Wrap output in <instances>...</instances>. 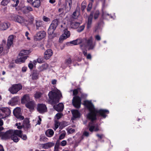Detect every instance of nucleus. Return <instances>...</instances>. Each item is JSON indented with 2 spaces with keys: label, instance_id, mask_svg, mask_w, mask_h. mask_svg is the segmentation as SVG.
<instances>
[{
  "label": "nucleus",
  "instance_id": "nucleus-36",
  "mask_svg": "<svg viewBox=\"0 0 151 151\" xmlns=\"http://www.w3.org/2000/svg\"><path fill=\"white\" fill-rule=\"evenodd\" d=\"M79 15V13L78 11H76L74 12L72 15V17L73 19H77Z\"/></svg>",
  "mask_w": 151,
  "mask_h": 151
},
{
  "label": "nucleus",
  "instance_id": "nucleus-56",
  "mask_svg": "<svg viewBox=\"0 0 151 151\" xmlns=\"http://www.w3.org/2000/svg\"><path fill=\"white\" fill-rule=\"evenodd\" d=\"M83 135L86 137H88L89 136V133L86 131H84L83 133Z\"/></svg>",
  "mask_w": 151,
  "mask_h": 151
},
{
  "label": "nucleus",
  "instance_id": "nucleus-22",
  "mask_svg": "<svg viewBox=\"0 0 151 151\" xmlns=\"http://www.w3.org/2000/svg\"><path fill=\"white\" fill-rule=\"evenodd\" d=\"M29 101H30V99L28 94H26L24 95L21 100L22 104H25Z\"/></svg>",
  "mask_w": 151,
  "mask_h": 151
},
{
  "label": "nucleus",
  "instance_id": "nucleus-45",
  "mask_svg": "<svg viewBox=\"0 0 151 151\" xmlns=\"http://www.w3.org/2000/svg\"><path fill=\"white\" fill-rule=\"evenodd\" d=\"M42 93L39 92H36L35 94V97L36 99H38L41 96Z\"/></svg>",
  "mask_w": 151,
  "mask_h": 151
},
{
  "label": "nucleus",
  "instance_id": "nucleus-44",
  "mask_svg": "<svg viewBox=\"0 0 151 151\" xmlns=\"http://www.w3.org/2000/svg\"><path fill=\"white\" fill-rule=\"evenodd\" d=\"M72 4H70V5H68V4L67 5H66V7H65V11L66 12H69L71 9Z\"/></svg>",
  "mask_w": 151,
  "mask_h": 151
},
{
  "label": "nucleus",
  "instance_id": "nucleus-20",
  "mask_svg": "<svg viewBox=\"0 0 151 151\" xmlns=\"http://www.w3.org/2000/svg\"><path fill=\"white\" fill-rule=\"evenodd\" d=\"M93 15V12H91L89 16L88 17V22L87 23V28L88 29L89 28L91 27Z\"/></svg>",
  "mask_w": 151,
  "mask_h": 151
},
{
  "label": "nucleus",
  "instance_id": "nucleus-1",
  "mask_svg": "<svg viewBox=\"0 0 151 151\" xmlns=\"http://www.w3.org/2000/svg\"><path fill=\"white\" fill-rule=\"evenodd\" d=\"M85 103L89 111L87 117L91 121L88 124L89 130L91 132L98 131L99 130V129L98 124H94L92 122L96 119V116L98 114H99L103 117L105 118L106 116V114H108L109 111L106 110H97L95 108L93 105L89 101H86Z\"/></svg>",
  "mask_w": 151,
  "mask_h": 151
},
{
  "label": "nucleus",
  "instance_id": "nucleus-52",
  "mask_svg": "<svg viewBox=\"0 0 151 151\" xmlns=\"http://www.w3.org/2000/svg\"><path fill=\"white\" fill-rule=\"evenodd\" d=\"M72 4V0H66V5H70Z\"/></svg>",
  "mask_w": 151,
  "mask_h": 151
},
{
  "label": "nucleus",
  "instance_id": "nucleus-58",
  "mask_svg": "<svg viewBox=\"0 0 151 151\" xmlns=\"http://www.w3.org/2000/svg\"><path fill=\"white\" fill-rule=\"evenodd\" d=\"M96 136L99 139H102L104 135L103 134H96Z\"/></svg>",
  "mask_w": 151,
  "mask_h": 151
},
{
  "label": "nucleus",
  "instance_id": "nucleus-57",
  "mask_svg": "<svg viewBox=\"0 0 151 151\" xmlns=\"http://www.w3.org/2000/svg\"><path fill=\"white\" fill-rule=\"evenodd\" d=\"M16 126H17V128L19 129H20L22 128V126L21 125L20 123H16Z\"/></svg>",
  "mask_w": 151,
  "mask_h": 151
},
{
  "label": "nucleus",
  "instance_id": "nucleus-2",
  "mask_svg": "<svg viewBox=\"0 0 151 151\" xmlns=\"http://www.w3.org/2000/svg\"><path fill=\"white\" fill-rule=\"evenodd\" d=\"M48 95L50 99V102L51 104H54L58 102L59 99L62 97L61 93L58 90L50 91Z\"/></svg>",
  "mask_w": 151,
  "mask_h": 151
},
{
  "label": "nucleus",
  "instance_id": "nucleus-5",
  "mask_svg": "<svg viewBox=\"0 0 151 151\" xmlns=\"http://www.w3.org/2000/svg\"><path fill=\"white\" fill-rule=\"evenodd\" d=\"M22 86L20 84H14L9 89V91L12 94H16L22 88Z\"/></svg>",
  "mask_w": 151,
  "mask_h": 151
},
{
  "label": "nucleus",
  "instance_id": "nucleus-47",
  "mask_svg": "<svg viewBox=\"0 0 151 151\" xmlns=\"http://www.w3.org/2000/svg\"><path fill=\"white\" fill-rule=\"evenodd\" d=\"M65 136V133H62L59 136V139L58 140L59 141L60 140H61L64 138Z\"/></svg>",
  "mask_w": 151,
  "mask_h": 151
},
{
  "label": "nucleus",
  "instance_id": "nucleus-43",
  "mask_svg": "<svg viewBox=\"0 0 151 151\" xmlns=\"http://www.w3.org/2000/svg\"><path fill=\"white\" fill-rule=\"evenodd\" d=\"M29 21L31 23H32L34 19V17L31 15L29 16Z\"/></svg>",
  "mask_w": 151,
  "mask_h": 151
},
{
  "label": "nucleus",
  "instance_id": "nucleus-51",
  "mask_svg": "<svg viewBox=\"0 0 151 151\" xmlns=\"http://www.w3.org/2000/svg\"><path fill=\"white\" fill-rule=\"evenodd\" d=\"M19 137H21L22 139L24 140H26L27 139V136L25 134H22V133L19 136Z\"/></svg>",
  "mask_w": 151,
  "mask_h": 151
},
{
  "label": "nucleus",
  "instance_id": "nucleus-30",
  "mask_svg": "<svg viewBox=\"0 0 151 151\" xmlns=\"http://www.w3.org/2000/svg\"><path fill=\"white\" fill-rule=\"evenodd\" d=\"M11 130L12 134H14L18 136L19 137L20 136L22 132L20 130Z\"/></svg>",
  "mask_w": 151,
  "mask_h": 151
},
{
  "label": "nucleus",
  "instance_id": "nucleus-63",
  "mask_svg": "<svg viewBox=\"0 0 151 151\" xmlns=\"http://www.w3.org/2000/svg\"><path fill=\"white\" fill-rule=\"evenodd\" d=\"M82 6L83 8H85L86 7V2L85 1H83L82 3Z\"/></svg>",
  "mask_w": 151,
  "mask_h": 151
},
{
  "label": "nucleus",
  "instance_id": "nucleus-4",
  "mask_svg": "<svg viewBox=\"0 0 151 151\" xmlns=\"http://www.w3.org/2000/svg\"><path fill=\"white\" fill-rule=\"evenodd\" d=\"M12 20L22 25H25L27 21L24 18L18 15H15L14 14H11L10 16Z\"/></svg>",
  "mask_w": 151,
  "mask_h": 151
},
{
  "label": "nucleus",
  "instance_id": "nucleus-42",
  "mask_svg": "<svg viewBox=\"0 0 151 151\" xmlns=\"http://www.w3.org/2000/svg\"><path fill=\"white\" fill-rule=\"evenodd\" d=\"M63 114L61 113H58L56 114L55 116V117L57 119L56 120H58L60 119L62 116Z\"/></svg>",
  "mask_w": 151,
  "mask_h": 151
},
{
  "label": "nucleus",
  "instance_id": "nucleus-53",
  "mask_svg": "<svg viewBox=\"0 0 151 151\" xmlns=\"http://www.w3.org/2000/svg\"><path fill=\"white\" fill-rule=\"evenodd\" d=\"M43 20L44 21L46 22H48L50 21V19L45 16H44L43 17Z\"/></svg>",
  "mask_w": 151,
  "mask_h": 151
},
{
  "label": "nucleus",
  "instance_id": "nucleus-32",
  "mask_svg": "<svg viewBox=\"0 0 151 151\" xmlns=\"http://www.w3.org/2000/svg\"><path fill=\"white\" fill-rule=\"evenodd\" d=\"M48 67V65L45 63L40 66L39 68L40 71H42L46 70Z\"/></svg>",
  "mask_w": 151,
  "mask_h": 151
},
{
  "label": "nucleus",
  "instance_id": "nucleus-12",
  "mask_svg": "<svg viewBox=\"0 0 151 151\" xmlns=\"http://www.w3.org/2000/svg\"><path fill=\"white\" fill-rule=\"evenodd\" d=\"M37 110L40 113H43L46 111L47 107L44 104H38L37 105Z\"/></svg>",
  "mask_w": 151,
  "mask_h": 151
},
{
  "label": "nucleus",
  "instance_id": "nucleus-23",
  "mask_svg": "<svg viewBox=\"0 0 151 151\" xmlns=\"http://www.w3.org/2000/svg\"><path fill=\"white\" fill-rule=\"evenodd\" d=\"M19 98L18 96H15L11 99L9 101V104L12 105L16 104L18 102L19 100Z\"/></svg>",
  "mask_w": 151,
  "mask_h": 151
},
{
  "label": "nucleus",
  "instance_id": "nucleus-60",
  "mask_svg": "<svg viewBox=\"0 0 151 151\" xmlns=\"http://www.w3.org/2000/svg\"><path fill=\"white\" fill-rule=\"evenodd\" d=\"M95 38L97 40H100L101 39L100 36L99 35H96L95 36Z\"/></svg>",
  "mask_w": 151,
  "mask_h": 151
},
{
  "label": "nucleus",
  "instance_id": "nucleus-34",
  "mask_svg": "<svg viewBox=\"0 0 151 151\" xmlns=\"http://www.w3.org/2000/svg\"><path fill=\"white\" fill-rule=\"evenodd\" d=\"M60 124L59 121L58 120H56L55 119L54 122V127H53V128L55 131L56 129L58 128Z\"/></svg>",
  "mask_w": 151,
  "mask_h": 151
},
{
  "label": "nucleus",
  "instance_id": "nucleus-26",
  "mask_svg": "<svg viewBox=\"0 0 151 151\" xmlns=\"http://www.w3.org/2000/svg\"><path fill=\"white\" fill-rule=\"evenodd\" d=\"M72 60L70 58H69L65 60L64 63L63 64L62 66L63 68H65L68 65L71 64Z\"/></svg>",
  "mask_w": 151,
  "mask_h": 151
},
{
  "label": "nucleus",
  "instance_id": "nucleus-19",
  "mask_svg": "<svg viewBox=\"0 0 151 151\" xmlns=\"http://www.w3.org/2000/svg\"><path fill=\"white\" fill-rule=\"evenodd\" d=\"M35 104L33 101H31L25 104L26 106L30 109H33L35 106Z\"/></svg>",
  "mask_w": 151,
  "mask_h": 151
},
{
  "label": "nucleus",
  "instance_id": "nucleus-46",
  "mask_svg": "<svg viewBox=\"0 0 151 151\" xmlns=\"http://www.w3.org/2000/svg\"><path fill=\"white\" fill-rule=\"evenodd\" d=\"M85 26L83 25L77 28V31L78 32H81L84 29Z\"/></svg>",
  "mask_w": 151,
  "mask_h": 151
},
{
  "label": "nucleus",
  "instance_id": "nucleus-21",
  "mask_svg": "<svg viewBox=\"0 0 151 151\" xmlns=\"http://www.w3.org/2000/svg\"><path fill=\"white\" fill-rule=\"evenodd\" d=\"M13 39L14 37L12 35H10L8 37L6 45V47L7 49H9L11 45L13 44Z\"/></svg>",
  "mask_w": 151,
  "mask_h": 151
},
{
  "label": "nucleus",
  "instance_id": "nucleus-35",
  "mask_svg": "<svg viewBox=\"0 0 151 151\" xmlns=\"http://www.w3.org/2000/svg\"><path fill=\"white\" fill-rule=\"evenodd\" d=\"M36 26L37 29H38L39 28L42 26V22L40 20H36Z\"/></svg>",
  "mask_w": 151,
  "mask_h": 151
},
{
  "label": "nucleus",
  "instance_id": "nucleus-13",
  "mask_svg": "<svg viewBox=\"0 0 151 151\" xmlns=\"http://www.w3.org/2000/svg\"><path fill=\"white\" fill-rule=\"evenodd\" d=\"M46 33L45 31H40L37 33L35 36V39L36 40H40L43 39L45 36Z\"/></svg>",
  "mask_w": 151,
  "mask_h": 151
},
{
  "label": "nucleus",
  "instance_id": "nucleus-62",
  "mask_svg": "<svg viewBox=\"0 0 151 151\" xmlns=\"http://www.w3.org/2000/svg\"><path fill=\"white\" fill-rule=\"evenodd\" d=\"M67 141L70 144L72 143V139L71 138H69L67 139Z\"/></svg>",
  "mask_w": 151,
  "mask_h": 151
},
{
  "label": "nucleus",
  "instance_id": "nucleus-40",
  "mask_svg": "<svg viewBox=\"0 0 151 151\" xmlns=\"http://www.w3.org/2000/svg\"><path fill=\"white\" fill-rule=\"evenodd\" d=\"M60 146V143L59 140H57L54 147V151H58Z\"/></svg>",
  "mask_w": 151,
  "mask_h": 151
},
{
  "label": "nucleus",
  "instance_id": "nucleus-31",
  "mask_svg": "<svg viewBox=\"0 0 151 151\" xmlns=\"http://www.w3.org/2000/svg\"><path fill=\"white\" fill-rule=\"evenodd\" d=\"M71 112L73 117L75 118L78 117L80 116V113L77 110H73Z\"/></svg>",
  "mask_w": 151,
  "mask_h": 151
},
{
  "label": "nucleus",
  "instance_id": "nucleus-6",
  "mask_svg": "<svg viewBox=\"0 0 151 151\" xmlns=\"http://www.w3.org/2000/svg\"><path fill=\"white\" fill-rule=\"evenodd\" d=\"M11 111L7 108H0V119L6 117L10 115Z\"/></svg>",
  "mask_w": 151,
  "mask_h": 151
},
{
  "label": "nucleus",
  "instance_id": "nucleus-27",
  "mask_svg": "<svg viewBox=\"0 0 151 151\" xmlns=\"http://www.w3.org/2000/svg\"><path fill=\"white\" fill-rule=\"evenodd\" d=\"M31 52L30 50H22L19 54V56L23 57L27 56V55Z\"/></svg>",
  "mask_w": 151,
  "mask_h": 151
},
{
  "label": "nucleus",
  "instance_id": "nucleus-14",
  "mask_svg": "<svg viewBox=\"0 0 151 151\" xmlns=\"http://www.w3.org/2000/svg\"><path fill=\"white\" fill-rule=\"evenodd\" d=\"M10 26L9 23L2 22L0 21V30L4 31L6 30Z\"/></svg>",
  "mask_w": 151,
  "mask_h": 151
},
{
  "label": "nucleus",
  "instance_id": "nucleus-11",
  "mask_svg": "<svg viewBox=\"0 0 151 151\" xmlns=\"http://www.w3.org/2000/svg\"><path fill=\"white\" fill-rule=\"evenodd\" d=\"M70 35V32L68 31L67 29H65L64 30V33L59 38V42H62L64 40L69 37Z\"/></svg>",
  "mask_w": 151,
  "mask_h": 151
},
{
  "label": "nucleus",
  "instance_id": "nucleus-48",
  "mask_svg": "<svg viewBox=\"0 0 151 151\" xmlns=\"http://www.w3.org/2000/svg\"><path fill=\"white\" fill-rule=\"evenodd\" d=\"M92 4H93L91 3H89L87 8V10L89 12L91 10L92 8Z\"/></svg>",
  "mask_w": 151,
  "mask_h": 151
},
{
  "label": "nucleus",
  "instance_id": "nucleus-28",
  "mask_svg": "<svg viewBox=\"0 0 151 151\" xmlns=\"http://www.w3.org/2000/svg\"><path fill=\"white\" fill-rule=\"evenodd\" d=\"M54 132L53 130L51 129H47L45 132L46 135L49 137H52L54 134Z\"/></svg>",
  "mask_w": 151,
  "mask_h": 151
},
{
  "label": "nucleus",
  "instance_id": "nucleus-18",
  "mask_svg": "<svg viewBox=\"0 0 151 151\" xmlns=\"http://www.w3.org/2000/svg\"><path fill=\"white\" fill-rule=\"evenodd\" d=\"M27 57L28 56H25L23 57L19 56L18 58L15 60V62L17 63H24Z\"/></svg>",
  "mask_w": 151,
  "mask_h": 151
},
{
  "label": "nucleus",
  "instance_id": "nucleus-41",
  "mask_svg": "<svg viewBox=\"0 0 151 151\" xmlns=\"http://www.w3.org/2000/svg\"><path fill=\"white\" fill-rule=\"evenodd\" d=\"M102 16L104 18H105L107 17H109V18H112L111 15L109 14L106 12H103L102 14Z\"/></svg>",
  "mask_w": 151,
  "mask_h": 151
},
{
  "label": "nucleus",
  "instance_id": "nucleus-15",
  "mask_svg": "<svg viewBox=\"0 0 151 151\" xmlns=\"http://www.w3.org/2000/svg\"><path fill=\"white\" fill-rule=\"evenodd\" d=\"M52 51L51 50L48 49L44 52V58L46 59H48L52 55Z\"/></svg>",
  "mask_w": 151,
  "mask_h": 151
},
{
  "label": "nucleus",
  "instance_id": "nucleus-3",
  "mask_svg": "<svg viewBox=\"0 0 151 151\" xmlns=\"http://www.w3.org/2000/svg\"><path fill=\"white\" fill-rule=\"evenodd\" d=\"M78 89H76L73 91V95L75 96L72 100L73 105L77 108L80 107L81 102L80 98L78 96H76L78 93Z\"/></svg>",
  "mask_w": 151,
  "mask_h": 151
},
{
  "label": "nucleus",
  "instance_id": "nucleus-64",
  "mask_svg": "<svg viewBox=\"0 0 151 151\" xmlns=\"http://www.w3.org/2000/svg\"><path fill=\"white\" fill-rule=\"evenodd\" d=\"M39 118V120L37 121V124H40V122L41 121V119L40 118V116H38Z\"/></svg>",
  "mask_w": 151,
  "mask_h": 151
},
{
  "label": "nucleus",
  "instance_id": "nucleus-39",
  "mask_svg": "<svg viewBox=\"0 0 151 151\" xmlns=\"http://www.w3.org/2000/svg\"><path fill=\"white\" fill-rule=\"evenodd\" d=\"M10 2V0H2L1 3V4L3 6H6Z\"/></svg>",
  "mask_w": 151,
  "mask_h": 151
},
{
  "label": "nucleus",
  "instance_id": "nucleus-38",
  "mask_svg": "<svg viewBox=\"0 0 151 151\" xmlns=\"http://www.w3.org/2000/svg\"><path fill=\"white\" fill-rule=\"evenodd\" d=\"M40 0H35L32 3V5L35 7H38L40 5Z\"/></svg>",
  "mask_w": 151,
  "mask_h": 151
},
{
  "label": "nucleus",
  "instance_id": "nucleus-25",
  "mask_svg": "<svg viewBox=\"0 0 151 151\" xmlns=\"http://www.w3.org/2000/svg\"><path fill=\"white\" fill-rule=\"evenodd\" d=\"M55 143L53 142H48L42 145V147L45 149H47L53 146Z\"/></svg>",
  "mask_w": 151,
  "mask_h": 151
},
{
  "label": "nucleus",
  "instance_id": "nucleus-49",
  "mask_svg": "<svg viewBox=\"0 0 151 151\" xmlns=\"http://www.w3.org/2000/svg\"><path fill=\"white\" fill-rule=\"evenodd\" d=\"M67 141L65 140H63L61 141L60 145L62 146H64L66 145Z\"/></svg>",
  "mask_w": 151,
  "mask_h": 151
},
{
  "label": "nucleus",
  "instance_id": "nucleus-17",
  "mask_svg": "<svg viewBox=\"0 0 151 151\" xmlns=\"http://www.w3.org/2000/svg\"><path fill=\"white\" fill-rule=\"evenodd\" d=\"M21 10L24 14H27L33 10L32 8L30 6H24L21 9Z\"/></svg>",
  "mask_w": 151,
  "mask_h": 151
},
{
  "label": "nucleus",
  "instance_id": "nucleus-33",
  "mask_svg": "<svg viewBox=\"0 0 151 151\" xmlns=\"http://www.w3.org/2000/svg\"><path fill=\"white\" fill-rule=\"evenodd\" d=\"M80 25L79 22H73L71 24L70 26L73 29H77Z\"/></svg>",
  "mask_w": 151,
  "mask_h": 151
},
{
  "label": "nucleus",
  "instance_id": "nucleus-10",
  "mask_svg": "<svg viewBox=\"0 0 151 151\" xmlns=\"http://www.w3.org/2000/svg\"><path fill=\"white\" fill-rule=\"evenodd\" d=\"M14 115L18 119L20 120H22L24 119V117L20 114L21 109L20 108L17 107L13 111Z\"/></svg>",
  "mask_w": 151,
  "mask_h": 151
},
{
  "label": "nucleus",
  "instance_id": "nucleus-54",
  "mask_svg": "<svg viewBox=\"0 0 151 151\" xmlns=\"http://www.w3.org/2000/svg\"><path fill=\"white\" fill-rule=\"evenodd\" d=\"M28 67L30 69H32L33 68V65L32 63V62H30V63L28 64Z\"/></svg>",
  "mask_w": 151,
  "mask_h": 151
},
{
  "label": "nucleus",
  "instance_id": "nucleus-16",
  "mask_svg": "<svg viewBox=\"0 0 151 151\" xmlns=\"http://www.w3.org/2000/svg\"><path fill=\"white\" fill-rule=\"evenodd\" d=\"M64 105L63 103H60L57 105L53 106V108L58 111H61L63 110Z\"/></svg>",
  "mask_w": 151,
  "mask_h": 151
},
{
  "label": "nucleus",
  "instance_id": "nucleus-7",
  "mask_svg": "<svg viewBox=\"0 0 151 151\" xmlns=\"http://www.w3.org/2000/svg\"><path fill=\"white\" fill-rule=\"evenodd\" d=\"M58 24V21L57 19L54 20L52 21L48 29V33L49 35H51L53 34Z\"/></svg>",
  "mask_w": 151,
  "mask_h": 151
},
{
  "label": "nucleus",
  "instance_id": "nucleus-37",
  "mask_svg": "<svg viewBox=\"0 0 151 151\" xmlns=\"http://www.w3.org/2000/svg\"><path fill=\"white\" fill-rule=\"evenodd\" d=\"M11 139L15 142H17L19 141V139L17 135L12 134L11 136Z\"/></svg>",
  "mask_w": 151,
  "mask_h": 151
},
{
  "label": "nucleus",
  "instance_id": "nucleus-55",
  "mask_svg": "<svg viewBox=\"0 0 151 151\" xmlns=\"http://www.w3.org/2000/svg\"><path fill=\"white\" fill-rule=\"evenodd\" d=\"M75 129H73V128H70V129L68 130V132L70 134H72V133H73V132H75Z\"/></svg>",
  "mask_w": 151,
  "mask_h": 151
},
{
  "label": "nucleus",
  "instance_id": "nucleus-29",
  "mask_svg": "<svg viewBox=\"0 0 151 151\" xmlns=\"http://www.w3.org/2000/svg\"><path fill=\"white\" fill-rule=\"evenodd\" d=\"M82 42V39L81 38H79L75 40L70 41V43L73 44L74 45H76L81 43Z\"/></svg>",
  "mask_w": 151,
  "mask_h": 151
},
{
  "label": "nucleus",
  "instance_id": "nucleus-24",
  "mask_svg": "<svg viewBox=\"0 0 151 151\" xmlns=\"http://www.w3.org/2000/svg\"><path fill=\"white\" fill-rule=\"evenodd\" d=\"M30 76L32 80H37L39 77V73L37 71H34Z\"/></svg>",
  "mask_w": 151,
  "mask_h": 151
},
{
  "label": "nucleus",
  "instance_id": "nucleus-50",
  "mask_svg": "<svg viewBox=\"0 0 151 151\" xmlns=\"http://www.w3.org/2000/svg\"><path fill=\"white\" fill-rule=\"evenodd\" d=\"M99 11H96L94 14V18L95 19H97L99 15Z\"/></svg>",
  "mask_w": 151,
  "mask_h": 151
},
{
  "label": "nucleus",
  "instance_id": "nucleus-9",
  "mask_svg": "<svg viewBox=\"0 0 151 151\" xmlns=\"http://www.w3.org/2000/svg\"><path fill=\"white\" fill-rule=\"evenodd\" d=\"M93 38L92 37H90L86 40V45L85 47H88V50H93L95 46V42H93Z\"/></svg>",
  "mask_w": 151,
  "mask_h": 151
},
{
  "label": "nucleus",
  "instance_id": "nucleus-8",
  "mask_svg": "<svg viewBox=\"0 0 151 151\" xmlns=\"http://www.w3.org/2000/svg\"><path fill=\"white\" fill-rule=\"evenodd\" d=\"M4 129L3 127H0V137L3 139H6L11 138L12 134L11 130L7 131L5 133L1 132V131Z\"/></svg>",
  "mask_w": 151,
  "mask_h": 151
},
{
  "label": "nucleus",
  "instance_id": "nucleus-59",
  "mask_svg": "<svg viewBox=\"0 0 151 151\" xmlns=\"http://www.w3.org/2000/svg\"><path fill=\"white\" fill-rule=\"evenodd\" d=\"M3 44L0 45V53H1L3 50Z\"/></svg>",
  "mask_w": 151,
  "mask_h": 151
},
{
  "label": "nucleus",
  "instance_id": "nucleus-61",
  "mask_svg": "<svg viewBox=\"0 0 151 151\" xmlns=\"http://www.w3.org/2000/svg\"><path fill=\"white\" fill-rule=\"evenodd\" d=\"M29 35V33L28 32H26L25 33V36L27 37V39L28 40H30V38L28 37V35Z\"/></svg>",
  "mask_w": 151,
  "mask_h": 151
}]
</instances>
